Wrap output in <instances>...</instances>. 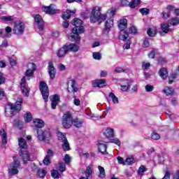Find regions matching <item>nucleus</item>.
I'll return each mask as SVG.
<instances>
[{"instance_id":"obj_1","label":"nucleus","mask_w":179,"mask_h":179,"mask_svg":"<svg viewBox=\"0 0 179 179\" xmlns=\"http://www.w3.org/2000/svg\"><path fill=\"white\" fill-rule=\"evenodd\" d=\"M29 66L30 69L26 71L25 76H24L22 78L21 83H20L22 93L26 97H29V92H30V89H29L26 86V78L28 80H30V79H32L33 76L34 75V71H36V64H34V63H30L29 64Z\"/></svg>"},{"instance_id":"obj_2","label":"nucleus","mask_w":179,"mask_h":179,"mask_svg":"<svg viewBox=\"0 0 179 179\" xmlns=\"http://www.w3.org/2000/svg\"><path fill=\"white\" fill-rule=\"evenodd\" d=\"M82 20L75 18L73 22V26H75L72 29V34L69 37L71 41H80V36L79 34L85 33V27H82Z\"/></svg>"},{"instance_id":"obj_3","label":"nucleus","mask_w":179,"mask_h":179,"mask_svg":"<svg viewBox=\"0 0 179 179\" xmlns=\"http://www.w3.org/2000/svg\"><path fill=\"white\" fill-rule=\"evenodd\" d=\"M107 19V13L101 14V7L95 6L92 7L90 15L91 23H103Z\"/></svg>"},{"instance_id":"obj_4","label":"nucleus","mask_w":179,"mask_h":179,"mask_svg":"<svg viewBox=\"0 0 179 179\" xmlns=\"http://www.w3.org/2000/svg\"><path fill=\"white\" fill-rule=\"evenodd\" d=\"M23 103V99L22 98H18L15 104L10 103L9 105L8 109H5V113L7 117H12L19 113L22 110V103Z\"/></svg>"},{"instance_id":"obj_5","label":"nucleus","mask_w":179,"mask_h":179,"mask_svg":"<svg viewBox=\"0 0 179 179\" xmlns=\"http://www.w3.org/2000/svg\"><path fill=\"white\" fill-rule=\"evenodd\" d=\"M19 169H20V161L14 158V162L10 164L8 167V173L10 176H16V174H19Z\"/></svg>"},{"instance_id":"obj_6","label":"nucleus","mask_w":179,"mask_h":179,"mask_svg":"<svg viewBox=\"0 0 179 179\" xmlns=\"http://www.w3.org/2000/svg\"><path fill=\"white\" fill-rule=\"evenodd\" d=\"M72 124H73V117H72V114L67 112L63 115L62 125L64 128H71V127H72Z\"/></svg>"},{"instance_id":"obj_7","label":"nucleus","mask_w":179,"mask_h":179,"mask_svg":"<svg viewBox=\"0 0 179 179\" xmlns=\"http://www.w3.org/2000/svg\"><path fill=\"white\" fill-rule=\"evenodd\" d=\"M39 89L41 90L43 98L45 99V101H47L48 96H50V92H48V86L47 83L44 81L40 83Z\"/></svg>"},{"instance_id":"obj_8","label":"nucleus","mask_w":179,"mask_h":179,"mask_svg":"<svg viewBox=\"0 0 179 179\" xmlns=\"http://www.w3.org/2000/svg\"><path fill=\"white\" fill-rule=\"evenodd\" d=\"M24 23L20 21L15 23L13 31L14 34L20 35L24 31Z\"/></svg>"},{"instance_id":"obj_9","label":"nucleus","mask_w":179,"mask_h":179,"mask_svg":"<svg viewBox=\"0 0 179 179\" xmlns=\"http://www.w3.org/2000/svg\"><path fill=\"white\" fill-rule=\"evenodd\" d=\"M43 12H45L48 15H55L57 13V8L55 4H50V6H43Z\"/></svg>"},{"instance_id":"obj_10","label":"nucleus","mask_w":179,"mask_h":179,"mask_svg":"<svg viewBox=\"0 0 179 179\" xmlns=\"http://www.w3.org/2000/svg\"><path fill=\"white\" fill-rule=\"evenodd\" d=\"M38 138L39 141H44L46 138L51 136L50 131H43L42 129L37 130Z\"/></svg>"},{"instance_id":"obj_11","label":"nucleus","mask_w":179,"mask_h":179,"mask_svg":"<svg viewBox=\"0 0 179 179\" xmlns=\"http://www.w3.org/2000/svg\"><path fill=\"white\" fill-rule=\"evenodd\" d=\"M34 17L38 28L41 31H43V30H44V20H43V17L38 14L35 15Z\"/></svg>"},{"instance_id":"obj_12","label":"nucleus","mask_w":179,"mask_h":179,"mask_svg":"<svg viewBox=\"0 0 179 179\" xmlns=\"http://www.w3.org/2000/svg\"><path fill=\"white\" fill-rule=\"evenodd\" d=\"M106 143H107V142L103 140H99L98 141V150L102 155L107 153V145Z\"/></svg>"},{"instance_id":"obj_13","label":"nucleus","mask_w":179,"mask_h":179,"mask_svg":"<svg viewBox=\"0 0 179 179\" xmlns=\"http://www.w3.org/2000/svg\"><path fill=\"white\" fill-rule=\"evenodd\" d=\"M48 73L50 75V79H55V75L57 73V71L55 70V67H54V64L52 62H50L48 63Z\"/></svg>"},{"instance_id":"obj_14","label":"nucleus","mask_w":179,"mask_h":179,"mask_svg":"<svg viewBox=\"0 0 179 179\" xmlns=\"http://www.w3.org/2000/svg\"><path fill=\"white\" fill-rule=\"evenodd\" d=\"M20 156L22 157L24 164H26V163L30 160V154L27 150H20Z\"/></svg>"},{"instance_id":"obj_15","label":"nucleus","mask_w":179,"mask_h":179,"mask_svg":"<svg viewBox=\"0 0 179 179\" xmlns=\"http://www.w3.org/2000/svg\"><path fill=\"white\" fill-rule=\"evenodd\" d=\"M107 84L106 83V80H95L92 81V87H104Z\"/></svg>"},{"instance_id":"obj_16","label":"nucleus","mask_w":179,"mask_h":179,"mask_svg":"<svg viewBox=\"0 0 179 179\" xmlns=\"http://www.w3.org/2000/svg\"><path fill=\"white\" fill-rule=\"evenodd\" d=\"M114 132V129L108 127L103 131V135L108 139H111V138H114L115 136Z\"/></svg>"},{"instance_id":"obj_17","label":"nucleus","mask_w":179,"mask_h":179,"mask_svg":"<svg viewBox=\"0 0 179 179\" xmlns=\"http://www.w3.org/2000/svg\"><path fill=\"white\" fill-rule=\"evenodd\" d=\"M67 53L68 48H66V45H65L57 52V55L59 58H62L65 57V55H66Z\"/></svg>"},{"instance_id":"obj_18","label":"nucleus","mask_w":179,"mask_h":179,"mask_svg":"<svg viewBox=\"0 0 179 179\" xmlns=\"http://www.w3.org/2000/svg\"><path fill=\"white\" fill-rule=\"evenodd\" d=\"M128 24V20L125 18L123 19H120V22L118 24V27L120 29V30H121V31L125 30V29H127V26Z\"/></svg>"},{"instance_id":"obj_19","label":"nucleus","mask_w":179,"mask_h":179,"mask_svg":"<svg viewBox=\"0 0 179 179\" xmlns=\"http://www.w3.org/2000/svg\"><path fill=\"white\" fill-rule=\"evenodd\" d=\"M66 45L68 52L71 51V52H78L79 51V46L75 43H71Z\"/></svg>"},{"instance_id":"obj_20","label":"nucleus","mask_w":179,"mask_h":179,"mask_svg":"<svg viewBox=\"0 0 179 179\" xmlns=\"http://www.w3.org/2000/svg\"><path fill=\"white\" fill-rule=\"evenodd\" d=\"M59 103V96H58L57 94H55L52 99V103H51L52 108L53 110H55V108L57 107V106H58Z\"/></svg>"},{"instance_id":"obj_21","label":"nucleus","mask_w":179,"mask_h":179,"mask_svg":"<svg viewBox=\"0 0 179 179\" xmlns=\"http://www.w3.org/2000/svg\"><path fill=\"white\" fill-rule=\"evenodd\" d=\"M18 145L19 148H20L21 150H27V143L26 140L24 138H19L18 139Z\"/></svg>"},{"instance_id":"obj_22","label":"nucleus","mask_w":179,"mask_h":179,"mask_svg":"<svg viewBox=\"0 0 179 179\" xmlns=\"http://www.w3.org/2000/svg\"><path fill=\"white\" fill-rule=\"evenodd\" d=\"M161 29L162 30V31H159L161 36H163V33H165L166 34V33H169V31H170V26L169 25V24H162Z\"/></svg>"},{"instance_id":"obj_23","label":"nucleus","mask_w":179,"mask_h":179,"mask_svg":"<svg viewBox=\"0 0 179 179\" xmlns=\"http://www.w3.org/2000/svg\"><path fill=\"white\" fill-rule=\"evenodd\" d=\"M0 136H1L3 145H6L8 143V138H6V132L3 129L0 130Z\"/></svg>"},{"instance_id":"obj_24","label":"nucleus","mask_w":179,"mask_h":179,"mask_svg":"<svg viewBox=\"0 0 179 179\" xmlns=\"http://www.w3.org/2000/svg\"><path fill=\"white\" fill-rule=\"evenodd\" d=\"M157 33V28L155 27L152 28H149L147 31V34L150 37H155Z\"/></svg>"},{"instance_id":"obj_25","label":"nucleus","mask_w":179,"mask_h":179,"mask_svg":"<svg viewBox=\"0 0 179 179\" xmlns=\"http://www.w3.org/2000/svg\"><path fill=\"white\" fill-rule=\"evenodd\" d=\"M34 124L36 128H43L44 127V122L41 119H34Z\"/></svg>"},{"instance_id":"obj_26","label":"nucleus","mask_w":179,"mask_h":179,"mask_svg":"<svg viewBox=\"0 0 179 179\" xmlns=\"http://www.w3.org/2000/svg\"><path fill=\"white\" fill-rule=\"evenodd\" d=\"M57 137H58V140L59 141V142H65L66 141H68V139L66 138V135L65 134V133H62L61 131H58L57 132Z\"/></svg>"},{"instance_id":"obj_27","label":"nucleus","mask_w":179,"mask_h":179,"mask_svg":"<svg viewBox=\"0 0 179 179\" xmlns=\"http://www.w3.org/2000/svg\"><path fill=\"white\" fill-rule=\"evenodd\" d=\"M162 92L165 93L166 96H172L173 93H174V90L170 87H165Z\"/></svg>"},{"instance_id":"obj_28","label":"nucleus","mask_w":179,"mask_h":179,"mask_svg":"<svg viewBox=\"0 0 179 179\" xmlns=\"http://www.w3.org/2000/svg\"><path fill=\"white\" fill-rule=\"evenodd\" d=\"M62 149H63L64 152H68V150H71V145H69V142L68 141V140L62 143Z\"/></svg>"},{"instance_id":"obj_29","label":"nucleus","mask_w":179,"mask_h":179,"mask_svg":"<svg viewBox=\"0 0 179 179\" xmlns=\"http://www.w3.org/2000/svg\"><path fill=\"white\" fill-rule=\"evenodd\" d=\"M159 75L162 78V79H166L167 76H169V73L167 72V70L166 69L163 68L159 70Z\"/></svg>"},{"instance_id":"obj_30","label":"nucleus","mask_w":179,"mask_h":179,"mask_svg":"<svg viewBox=\"0 0 179 179\" xmlns=\"http://www.w3.org/2000/svg\"><path fill=\"white\" fill-rule=\"evenodd\" d=\"M71 13H76L75 10H67L66 12H64L62 15V18L64 20H66V19H69V17H71Z\"/></svg>"},{"instance_id":"obj_31","label":"nucleus","mask_w":179,"mask_h":179,"mask_svg":"<svg viewBox=\"0 0 179 179\" xmlns=\"http://www.w3.org/2000/svg\"><path fill=\"white\" fill-rule=\"evenodd\" d=\"M98 170L99 171V178H106V170L101 166H98Z\"/></svg>"},{"instance_id":"obj_32","label":"nucleus","mask_w":179,"mask_h":179,"mask_svg":"<svg viewBox=\"0 0 179 179\" xmlns=\"http://www.w3.org/2000/svg\"><path fill=\"white\" fill-rule=\"evenodd\" d=\"M113 26H114V21L113 20L112 18L108 20L105 22V28L106 29V30H110V29H111Z\"/></svg>"},{"instance_id":"obj_33","label":"nucleus","mask_w":179,"mask_h":179,"mask_svg":"<svg viewBox=\"0 0 179 179\" xmlns=\"http://www.w3.org/2000/svg\"><path fill=\"white\" fill-rule=\"evenodd\" d=\"M108 97L110 99H111L113 104H118V103H120V101L118 100V97H117L115 96V94H114V93L110 92L109 95H108Z\"/></svg>"},{"instance_id":"obj_34","label":"nucleus","mask_w":179,"mask_h":179,"mask_svg":"<svg viewBox=\"0 0 179 179\" xmlns=\"http://www.w3.org/2000/svg\"><path fill=\"white\" fill-rule=\"evenodd\" d=\"M93 173V169L92 166H87V169L85 171V176L87 178H92V174Z\"/></svg>"},{"instance_id":"obj_35","label":"nucleus","mask_w":179,"mask_h":179,"mask_svg":"<svg viewBox=\"0 0 179 179\" xmlns=\"http://www.w3.org/2000/svg\"><path fill=\"white\" fill-rule=\"evenodd\" d=\"M128 37H129V35L128 34V33H127V31L124 30L121 31L120 34L119 36L120 40H122L123 41H125V40H127Z\"/></svg>"},{"instance_id":"obj_36","label":"nucleus","mask_w":179,"mask_h":179,"mask_svg":"<svg viewBox=\"0 0 179 179\" xmlns=\"http://www.w3.org/2000/svg\"><path fill=\"white\" fill-rule=\"evenodd\" d=\"M73 124L74 127H76L77 128H80V127L83 125V120L79 119H74L73 120Z\"/></svg>"},{"instance_id":"obj_37","label":"nucleus","mask_w":179,"mask_h":179,"mask_svg":"<svg viewBox=\"0 0 179 179\" xmlns=\"http://www.w3.org/2000/svg\"><path fill=\"white\" fill-rule=\"evenodd\" d=\"M71 87L72 88L71 92H78V85L75 80H71L69 82Z\"/></svg>"},{"instance_id":"obj_38","label":"nucleus","mask_w":179,"mask_h":179,"mask_svg":"<svg viewBox=\"0 0 179 179\" xmlns=\"http://www.w3.org/2000/svg\"><path fill=\"white\" fill-rule=\"evenodd\" d=\"M25 122H30L31 120H33V116L31 115V113L27 112L24 116Z\"/></svg>"},{"instance_id":"obj_39","label":"nucleus","mask_w":179,"mask_h":179,"mask_svg":"<svg viewBox=\"0 0 179 179\" xmlns=\"http://www.w3.org/2000/svg\"><path fill=\"white\" fill-rule=\"evenodd\" d=\"M139 3H141V0H132L131 2L129 3V8L134 9V8H136Z\"/></svg>"},{"instance_id":"obj_40","label":"nucleus","mask_w":179,"mask_h":179,"mask_svg":"<svg viewBox=\"0 0 179 179\" xmlns=\"http://www.w3.org/2000/svg\"><path fill=\"white\" fill-rule=\"evenodd\" d=\"M167 10H169V11H172L173 10L174 12V14L176 15V16H179V8H176L174 6H169L167 7Z\"/></svg>"},{"instance_id":"obj_41","label":"nucleus","mask_w":179,"mask_h":179,"mask_svg":"<svg viewBox=\"0 0 179 179\" xmlns=\"http://www.w3.org/2000/svg\"><path fill=\"white\" fill-rule=\"evenodd\" d=\"M110 143H115V145H117V146H121V141L118 138H110Z\"/></svg>"},{"instance_id":"obj_42","label":"nucleus","mask_w":179,"mask_h":179,"mask_svg":"<svg viewBox=\"0 0 179 179\" xmlns=\"http://www.w3.org/2000/svg\"><path fill=\"white\" fill-rule=\"evenodd\" d=\"M170 24L172 26H177L179 24V17H174L169 20Z\"/></svg>"},{"instance_id":"obj_43","label":"nucleus","mask_w":179,"mask_h":179,"mask_svg":"<svg viewBox=\"0 0 179 179\" xmlns=\"http://www.w3.org/2000/svg\"><path fill=\"white\" fill-rule=\"evenodd\" d=\"M1 20L3 22H13L15 19L13 18V16H3L1 17Z\"/></svg>"},{"instance_id":"obj_44","label":"nucleus","mask_w":179,"mask_h":179,"mask_svg":"<svg viewBox=\"0 0 179 179\" xmlns=\"http://www.w3.org/2000/svg\"><path fill=\"white\" fill-rule=\"evenodd\" d=\"M52 177L53 178H61V174H59V172L57 170H52L51 172Z\"/></svg>"},{"instance_id":"obj_45","label":"nucleus","mask_w":179,"mask_h":179,"mask_svg":"<svg viewBox=\"0 0 179 179\" xmlns=\"http://www.w3.org/2000/svg\"><path fill=\"white\" fill-rule=\"evenodd\" d=\"M151 138L152 139H154V141H159V139H160V134L156 131H153L151 134Z\"/></svg>"},{"instance_id":"obj_46","label":"nucleus","mask_w":179,"mask_h":179,"mask_svg":"<svg viewBox=\"0 0 179 179\" xmlns=\"http://www.w3.org/2000/svg\"><path fill=\"white\" fill-rule=\"evenodd\" d=\"M45 174H47V171H45V170H44V169H38V176L41 178L45 177Z\"/></svg>"},{"instance_id":"obj_47","label":"nucleus","mask_w":179,"mask_h":179,"mask_svg":"<svg viewBox=\"0 0 179 179\" xmlns=\"http://www.w3.org/2000/svg\"><path fill=\"white\" fill-rule=\"evenodd\" d=\"M120 83H123L124 86H129V87H131V83H132V82L129 80H120Z\"/></svg>"},{"instance_id":"obj_48","label":"nucleus","mask_w":179,"mask_h":179,"mask_svg":"<svg viewBox=\"0 0 179 179\" xmlns=\"http://www.w3.org/2000/svg\"><path fill=\"white\" fill-rule=\"evenodd\" d=\"M116 12H117V10H115V8H110L107 11V15H109L110 17H113V16L115 15Z\"/></svg>"},{"instance_id":"obj_49","label":"nucleus","mask_w":179,"mask_h":179,"mask_svg":"<svg viewBox=\"0 0 179 179\" xmlns=\"http://www.w3.org/2000/svg\"><path fill=\"white\" fill-rule=\"evenodd\" d=\"M92 57L94 59H96L97 61H100V59H101V54H100V52H93Z\"/></svg>"},{"instance_id":"obj_50","label":"nucleus","mask_w":179,"mask_h":179,"mask_svg":"<svg viewBox=\"0 0 179 179\" xmlns=\"http://www.w3.org/2000/svg\"><path fill=\"white\" fill-rule=\"evenodd\" d=\"M120 86L121 87L120 89L122 92H128V90H129V89L131 88V87L128 85H124V83H120Z\"/></svg>"},{"instance_id":"obj_51","label":"nucleus","mask_w":179,"mask_h":179,"mask_svg":"<svg viewBox=\"0 0 179 179\" xmlns=\"http://www.w3.org/2000/svg\"><path fill=\"white\" fill-rule=\"evenodd\" d=\"M131 39H129L127 43L123 45L124 50H129L131 48Z\"/></svg>"},{"instance_id":"obj_52","label":"nucleus","mask_w":179,"mask_h":179,"mask_svg":"<svg viewBox=\"0 0 179 179\" xmlns=\"http://www.w3.org/2000/svg\"><path fill=\"white\" fill-rule=\"evenodd\" d=\"M145 171H146V166H141L138 169V173L140 176H142Z\"/></svg>"},{"instance_id":"obj_53","label":"nucleus","mask_w":179,"mask_h":179,"mask_svg":"<svg viewBox=\"0 0 179 179\" xmlns=\"http://www.w3.org/2000/svg\"><path fill=\"white\" fill-rule=\"evenodd\" d=\"M5 31L7 34L6 37H10L12 36L10 33H12V28L10 27H6L5 29Z\"/></svg>"},{"instance_id":"obj_54","label":"nucleus","mask_w":179,"mask_h":179,"mask_svg":"<svg viewBox=\"0 0 179 179\" xmlns=\"http://www.w3.org/2000/svg\"><path fill=\"white\" fill-rule=\"evenodd\" d=\"M125 163L129 166L134 164V157H129L126 159Z\"/></svg>"},{"instance_id":"obj_55","label":"nucleus","mask_w":179,"mask_h":179,"mask_svg":"<svg viewBox=\"0 0 179 179\" xmlns=\"http://www.w3.org/2000/svg\"><path fill=\"white\" fill-rule=\"evenodd\" d=\"M138 32V29L135 27H130L129 28V33H131V34H136Z\"/></svg>"},{"instance_id":"obj_56","label":"nucleus","mask_w":179,"mask_h":179,"mask_svg":"<svg viewBox=\"0 0 179 179\" xmlns=\"http://www.w3.org/2000/svg\"><path fill=\"white\" fill-rule=\"evenodd\" d=\"M50 157H46L44 158L43 163L45 165V166H48V164H51V161L50 160Z\"/></svg>"},{"instance_id":"obj_57","label":"nucleus","mask_w":179,"mask_h":179,"mask_svg":"<svg viewBox=\"0 0 179 179\" xmlns=\"http://www.w3.org/2000/svg\"><path fill=\"white\" fill-rule=\"evenodd\" d=\"M157 50L156 49H153L149 54H148V57L149 58H155V55H156V52H157Z\"/></svg>"},{"instance_id":"obj_58","label":"nucleus","mask_w":179,"mask_h":179,"mask_svg":"<svg viewBox=\"0 0 179 179\" xmlns=\"http://www.w3.org/2000/svg\"><path fill=\"white\" fill-rule=\"evenodd\" d=\"M59 171H62V173H64V171H66V166L64 164H59Z\"/></svg>"},{"instance_id":"obj_59","label":"nucleus","mask_w":179,"mask_h":179,"mask_svg":"<svg viewBox=\"0 0 179 179\" xmlns=\"http://www.w3.org/2000/svg\"><path fill=\"white\" fill-rule=\"evenodd\" d=\"M145 89L146 92H153L154 87L153 85H145Z\"/></svg>"},{"instance_id":"obj_60","label":"nucleus","mask_w":179,"mask_h":179,"mask_svg":"<svg viewBox=\"0 0 179 179\" xmlns=\"http://www.w3.org/2000/svg\"><path fill=\"white\" fill-rule=\"evenodd\" d=\"M174 79H176V74H171L169 78V84L171 85L174 82Z\"/></svg>"},{"instance_id":"obj_61","label":"nucleus","mask_w":179,"mask_h":179,"mask_svg":"<svg viewBox=\"0 0 179 179\" xmlns=\"http://www.w3.org/2000/svg\"><path fill=\"white\" fill-rule=\"evenodd\" d=\"M149 45H150V43H149V40H148V38H145L143 41V47H144L145 48H148Z\"/></svg>"},{"instance_id":"obj_62","label":"nucleus","mask_w":179,"mask_h":179,"mask_svg":"<svg viewBox=\"0 0 179 179\" xmlns=\"http://www.w3.org/2000/svg\"><path fill=\"white\" fill-rule=\"evenodd\" d=\"M139 12H141L142 15H149V9L148 8H141L139 10Z\"/></svg>"},{"instance_id":"obj_63","label":"nucleus","mask_w":179,"mask_h":179,"mask_svg":"<svg viewBox=\"0 0 179 179\" xmlns=\"http://www.w3.org/2000/svg\"><path fill=\"white\" fill-rule=\"evenodd\" d=\"M158 63L159 64V65H164V64H166V58L159 57L158 59Z\"/></svg>"},{"instance_id":"obj_64","label":"nucleus","mask_w":179,"mask_h":179,"mask_svg":"<svg viewBox=\"0 0 179 179\" xmlns=\"http://www.w3.org/2000/svg\"><path fill=\"white\" fill-rule=\"evenodd\" d=\"M142 68L144 69H148V68H150V63L149 62H143L142 64Z\"/></svg>"}]
</instances>
